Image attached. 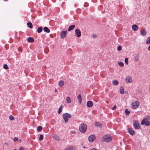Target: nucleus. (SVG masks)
Listing matches in <instances>:
<instances>
[{
  "mask_svg": "<svg viewBox=\"0 0 150 150\" xmlns=\"http://www.w3.org/2000/svg\"><path fill=\"white\" fill-rule=\"evenodd\" d=\"M102 139L104 141L107 142H110L112 139L111 137L108 135H105L103 137Z\"/></svg>",
  "mask_w": 150,
  "mask_h": 150,
  "instance_id": "obj_4",
  "label": "nucleus"
},
{
  "mask_svg": "<svg viewBox=\"0 0 150 150\" xmlns=\"http://www.w3.org/2000/svg\"><path fill=\"white\" fill-rule=\"evenodd\" d=\"M77 98L79 103H81L82 101V99L81 95H78L77 96Z\"/></svg>",
  "mask_w": 150,
  "mask_h": 150,
  "instance_id": "obj_18",
  "label": "nucleus"
},
{
  "mask_svg": "<svg viewBox=\"0 0 150 150\" xmlns=\"http://www.w3.org/2000/svg\"><path fill=\"white\" fill-rule=\"evenodd\" d=\"M132 28L133 30L134 31H136L138 30L139 27L136 25H133L132 26Z\"/></svg>",
  "mask_w": 150,
  "mask_h": 150,
  "instance_id": "obj_13",
  "label": "nucleus"
},
{
  "mask_svg": "<svg viewBox=\"0 0 150 150\" xmlns=\"http://www.w3.org/2000/svg\"><path fill=\"white\" fill-rule=\"evenodd\" d=\"M139 102L138 101H136L134 103H132V106L133 109H136L139 106Z\"/></svg>",
  "mask_w": 150,
  "mask_h": 150,
  "instance_id": "obj_5",
  "label": "nucleus"
},
{
  "mask_svg": "<svg viewBox=\"0 0 150 150\" xmlns=\"http://www.w3.org/2000/svg\"><path fill=\"white\" fill-rule=\"evenodd\" d=\"M134 60L136 61H137L139 60V55H137L134 57Z\"/></svg>",
  "mask_w": 150,
  "mask_h": 150,
  "instance_id": "obj_36",
  "label": "nucleus"
},
{
  "mask_svg": "<svg viewBox=\"0 0 150 150\" xmlns=\"http://www.w3.org/2000/svg\"><path fill=\"white\" fill-rule=\"evenodd\" d=\"M42 127L40 126H39L38 127L37 130L38 131L40 132V131L42 129Z\"/></svg>",
  "mask_w": 150,
  "mask_h": 150,
  "instance_id": "obj_30",
  "label": "nucleus"
},
{
  "mask_svg": "<svg viewBox=\"0 0 150 150\" xmlns=\"http://www.w3.org/2000/svg\"><path fill=\"white\" fill-rule=\"evenodd\" d=\"M128 131L130 134L132 135H133L135 134V132L131 128H129L128 129Z\"/></svg>",
  "mask_w": 150,
  "mask_h": 150,
  "instance_id": "obj_11",
  "label": "nucleus"
},
{
  "mask_svg": "<svg viewBox=\"0 0 150 150\" xmlns=\"http://www.w3.org/2000/svg\"><path fill=\"white\" fill-rule=\"evenodd\" d=\"M71 133L75 134L76 133V131L75 130H73L71 132Z\"/></svg>",
  "mask_w": 150,
  "mask_h": 150,
  "instance_id": "obj_42",
  "label": "nucleus"
},
{
  "mask_svg": "<svg viewBox=\"0 0 150 150\" xmlns=\"http://www.w3.org/2000/svg\"><path fill=\"white\" fill-rule=\"evenodd\" d=\"M87 129L86 125L84 123L81 124L79 127L80 131L83 133H84L86 132Z\"/></svg>",
  "mask_w": 150,
  "mask_h": 150,
  "instance_id": "obj_1",
  "label": "nucleus"
},
{
  "mask_svg": "<svg viewBox=\"0 0 150 150\" xmlns=\"http://www.w3.org/2000/svg\"><path fill=\"white\" fill-rule=\"evenodd\" d=\"M116 105H115L112 108V110H114L116 108Z\"/></svg>",
  "mask_w": 150,
  "mask_h": 150,
  "instance_id": "obj_41",
  "label": "nucleus"
},
{
  "mask_svg": "<svg viewBox=\"0 0 150 150\" xmlns=\"http://www.w3.org/2000/svg\"><path fill=\"white\" fill-rule=\"evenodd\" d=\"M59 85L60 86H62L64 85V82L62 81H60L59 82Z\"/></svg>",
  "mask_w": 150,
  "mask_h": 150,
  "instance_id": "obj_26",
  "label": "nucleus"
},
{
  "mask_svg": "<svg viewBox=\"0 0 150 150\" xmlns=\"http://www.w3.org/2000/svg\"><path fill=\"white\" fill-rule=\"evenodd\" d=\"M117 49L118 51H120L122 50V47L121 46H119L117 47Z\"/></svg>",
  "mask_w": 150,
  "mask_h": 150,
  "instance_id": "obj_38",
  "label": "nucleus"
},
{
  "mask_svg": "<svg viewBox=\"0 0 150 150\" xmlns=\"http://www.w3.org/2000/svg\"><path fill=\"white\" fill-rule=\"evenodd\" d=\"M68 148L69 150H76V148L73 146H70Z\"/></svg>",
  "mask_w": 150,
  "mask_h": 150,
  "instance_id": "obj_25",
  "label": "nucleus"
},
{
  "mask_svg": "<svg viewBox=\"0 0 150 150\" xmlns=\"http://www.w3.org/2000/svg\"><path fill=\"white\" fill-rule=\"evenodd\" d=\"M42 30V27H40L38 28L37 32L38 33H40L41 32Z\"/></svg>",
  "mask_w": 150,
  "mask_h": 150,
  "instance_id": "obj_24",
  "label": "nucleus"
},
{
  "mask_svg": "<svg viewBox=\"0 0 150 150\" xmlns=\"http://www.w3.org/2000/svg\"><path fill=\"white\" fill-rule=\"evenodd\" d=\"M19 50V51H21V50Z\"/></svg>",
  "mask_w": 150,
  "mask_h": 150,
  "instance_id": "obj_49",
  "label": "nucleus"
},
{
  "mask_svg": "<svg viewBox=\"0 0 150 150\" xmlns=\"http://www.w3.org/2000/svg\"><path fill=\"white\" fill-rule=\"evenodd\" d=\"M64 150H69L67 148L65 149Z\"/></svg>",
  "mask_w": 150,
  "mask_h": 150,
  "instance_id": "obj_45",
  "label": "nucleus"
},
{
  "mask_svg": "<svg viewBox=\"0 0 150 150\" xmlns=\"http://www.w3.org/2000/svg\"><path fill=\"white\" fill-rule=\"evenodd\" d=\"M118 64L121 67H123L124 66V64L122 62H119Z\"/></svg>",
  "mask_w": 150,
  "mask_h": 150,
  "instance_id": "obj_37",
  "label": "nucleus"
},
{
  "mask_svg": "<svg viewBox=\"0 0 150 150\" xmlns=\"http://www.w3.org/2000/svg\"><path fill=\"white\" fill-rule=\"evenodd\" d=\"M125 112L126 114L128 115L130 113V111L128 110L127 109H126L125 110Z\"/></svg>",
  "mask_w": 150,
  "mask_h": 150,
  "instance_id": "obj_34",
  "label": "nucleus"
},
{
  "mask_svg": "<svg viewBox=\"0 0 150 150\" xmlns=\"http://www.w3.org/2000/svg\"><path fill=\"white\" fill-rule=\"evenodd\" d=\"M75 25H70L68 28V31H70L71 30H73L75 27Z\"/></svg>",
  "mask_w": 150,
  "mask_h": 150,
  "instance_id": "obj_15",
  "label": "nucleus"
},
{
  "mask_svg": "<svg viewBox=\"0 0 150 150\" xmlns=\"http://www.w3.org/2000/svg\"><path fill=\"white\" fill-rule=\"evenodd\" d=\"M27 25L30 28H33V25L31 22H28L27 23Z\"/></svg>",
  "mask_w": 150,
  "mask_h": 150,
  "instance_id": "obj_21",
  "label": "nucleus"
},
{
  "mask_svg": "<svg viewBox=\"0 0 150 150\" xmlns=\"http://www.w3.org/2000/svg\"><path fill=\"white\" fill-rule=\"evenodd\" d=\"M19 150H24L23 148L21 147L19 148Z\"/></svg>",
  "mask_w": 150,
  "mask_h": 150,
  "instance_id": "obj_43",
  "label": "nucleus"
},
{
  "mask_svg": "<svg viewBox=\"0 0 150 150\" xmlns=\"http://www.w3.org/2000/svg\"><path fill=\"white\" fill-rule=\"evenodd\" d=\"M133 125L135 129H138L140 128L139 124L137 121H135Z\"/></svg>",
  "mask_w": 150,
  "mask_h": 150,
  "instance_id": "obj_10",
  "label": "nucleus"
},
{
  "mask_svg": "<svg viewBox=\"0 0 150 150\" xmlns=\"http://www.w3.org/2000/svg\"><path fill=\"white\" fill-rule=\"evenodd\" d=\"M18 140V139L17 137H15L13 139V141L14 142H16Z\"/></svg>",
  "mask_w": 150,
  "mask_h": 150,
  "instance_id": "obj_39",
  "label": "nucleus"
},
{
  "mask_svg": "<svg viewBox=\"0 0 150 150\" xmlns=\"http://www.w3.org/2000/svg\"><path fill=\"white\" fill-rule=\"evenodd\" d=\"M19 50V51H21V50Z\"/></svg>",
  "mask_w": 150,
  "mask_h": 150,
  "instance_id": "obj_51",
  "label": "nucleus"
},
{
  "mask_svg": "<svg viewBox=\"0 0 150 150\" xmlns=\"http://www.w3.org/2000/svg\"><path fill=\"white\" fill-rule=\"evenodd\" d=\"M141 35L143 36L145 35L146 34V32L144 29H142L141 31Z\"/></svg>",
  "mask_w": 150,
  "mask_h": 150,
  "instance_id": "obj_17",
  "label": "nucleus"
},
{
  "mask_svg": "<svg viewBox=\"0 0 150 150\" xmlns=\"http://www.w3.org/2000/svg\"><path fill=\"white\" fill-rule=\"evenodd\" d=\"M97 35L96 34H93L92 35V37L93 38H95L97 37Z\"/></svg>",
  "mask_w": 150,
  "mask_h": 150,
  "instance_id": "obj_40",
  "label": "nucleus"
},
{
  "mask_svg": "<svg viewBox=\"0 0 150 150\" xmlns=\"http://www.w3.org/2000/svg\"><path fill=\"white\" fill-rule=\"evenodd\" d=\"M112 83L113 85H117L118 84V82L117 80H114L112 82Z\"/></svg>",
  "mask_w": 150,
  "mask_h": 150,
  "instance_id": "obj_27",
  "label": "nucleus"
},
{
  "mask_svg": "<svg viewBox=\"0 0 150 150\" xmlns=\"http://www.w3.org/2000/svg\"><path fill=\"white\" fill-rule=\"evenodd\" d=\"M4 1H8V0H3Z\"/></svg>",
  "mask_w": 150,
  "mask_h": 150,
  "instance_id": "obj_46",
  "label": "nucleus"
},
{
  "mask_svg": "<svg viewBox=\"0 0 150 150\" xmlns=\"http://www.w3.org/2000/svg\"><path fill=\"white\" fill-rule=\"evenodd\" d=\"M27 40L28 42H33L34 41V39L33 38L31 37L28 38Z\"/></svg>",
  "mask_w": 150,
  "mask_h": 150,
  "instance_id": "obj_14",
  "label": "nucleus"
},
{
  "mask_svg": "<svg viewBox=\"0 0 150 150\" xmlns=\"http://www.w3.org/2000/svg\"><path fill=\"white\" fill-rule=\"evenodd\" d=\"M87 106L88 107H92L93 105V102L90 101H88L87 103Z\"/></svg>",
  "mask_w": 150,
  "mask_h": 150,
  "instance_id": "obj_12",
  "label": "nucleus"
},
{
  "mask_svg": "<svg viewBox=\"0 0 150 150\" xmlns=\"http://www.w3.org/2000/svg\"><path fill=\"white\" fill-rule=\"evenodd\" d=\"M62 117L65 122H67L68 121V119L71 117V115L67 113H66L63 114Z\"/></svg>",
  "mask_w": 150,
  "mask_h": 150,
  "instance_id": "obj_2",
  "label": "nucleus"
},
{
  "mask_svg": "<svg viewBox=\"0 0 150 150\" xmlns=\"http://www.w3.org/2000/svg\"><path fill=\"white\" fill-rule=\"evenodd\" d=\"M148 50L149 51L150 50V45L148 47Z\"/></svg>",
  "mask_w": 150,
  "mask_h": 150,
  "instance_id": "obj_44",
  "label": "nucleus"
},
{
  "mask_svg": "<svg viewBox=\"0 0 150 150\" xmlns=\"http://www.w3.org/2000/svg\"><path fill=\"white\" fill-rule=\"evenodd\" d=\"M43 30L47 33H49L50 32V30L49 28L46 27H45L43 28Z\"/></svg>",
  "mask_w": 150,
  "mask_h": 150,
  "instance_id": "obj_16",
  "label": "nucleus"
},
{
  "mask_svg": "<svg viewBox=\"0 0 150 150\" xmlns=\"http://www.w3.org/2000/svg\"><path fill=\"white\" fill-rule=\"evenodd\" d=\"M124 90L122 86H121L120 88V93L121 94H123L124 93Z\"/></svg>",
  "mask_w": 150,
  "mask_h": 150,
  "instance_id": "obj_22",
  "label": "nucleus"
},
{
  "mask_svg": "<svg viewBox=\"0 0 150 150\" xmlns=\"http://www.w3.org/2000/svg\"><path fill=\"white\" fill-rule=\"evenodd\" d=\"M83 148H85V146H84V147H83Z\"/></svg>",
  "mask_w": 150,
  "mask_h": 150,
  "instance_id": "obj_48",
  "label": "nucleus"
},
{
  "mask_svg": "<svg viewBox=\"0 0 150 150\" xmlns=\"http://www.w3.org/2000/svg\"><path fill=\"white\" fill-rule=\"evenodd\" d=\"M132 81V79L130 76H128L126 77L125 79V81L127 83H130Z\"/></svg>",
  "mask_w": 150,
  "mask_h": 150,
  "instance_id": "obj_7",
  "label": "nucleus"
},
{
  "mask_svg": "<svg viewBox=\"0 0 150 150\" xmlns=\"http://www.w3.org/2000/svg\"><path fill=\"white\" fill-rule=\"evenodd\" d=\"M96 138V137L93 135H91L88 137V140L90 142H93Z\"/></svg>",
  "mask_w": 150,
  "mask_h": 150,
  "instance_id": "obj_9",
  "label": "nucleus"
},
{
  "mask_svg": "<svg viewBox=\"0 0 150 150\" xmlns=\"http://www.w3.org/2000/svg\"><path fill=\"white\" fill-rule=\"evenodd\" d=\"M141 124L142 125H145L146 126H148L150 125V121H149L147 118H144L143 119L141 122Z\"/></svg>",
  "mask_w": 150,
  "mask_h": 150,
  "instance_id": "obj_3",
  "label": "nucleus"
},
{
  "mask_svg": "<svg viewBox=\"0 0 150 150\" xmlns=\"http://www.w3.org/2000/svg\"><path fill=\"white\" fill-rule=\"evenodd\" d=\"M43 139V136L42 135L40 134V137L39 138V140L40 141L42 140Z\"/></svg>",
  "mask_w": 150,
  "mask_h": 150,
  "instance_id": "obj_33",
  "label": "nucleus"
},
{
  "mask_svg": "<svg viewBox=\"0 0 150 150\" xmlns=\"http://www.w3.org/2000/svg\"><path fill=\"white\" fill-rule=\"evenodd\" d=\"M67 32V31L66 30L61 32L60 36L62 38H64L66 37Z\"/></svg>",
  "mask_w": 150,
  "mask_h": 150,
  "instance_id": "obj_8",
  "label": "nucleus"
},
{
  "mask_svg": "<svg viewBox=\"0 0 150 150\" xmlns=\"http://www.w3.org/2000/svg\"><path fill=\"white\" fill-rule=\"evenodd\" d=\"M3 68L4 69L6 70L8 69V67L7 65L6 64H4V65Z\"/></svg>",
  "mask_w": 150,
  "mask_h": 150,
  "instance_id": "obj_31",
  "label": "nucleus"
},
{
  "mask_svg": "<svg viewBox=\"0 0 150 150\" xmlns=\"http://www.w3.org/2000/svg\"><path fill=\"white\" fill-rule=\"evenodd\" d=\"M75 35L77 37H80L81 35V33L80 30L78 29H76L75 30Z\"/></svg>",
  "mask_w": 150,
  "mask_h": 150,
  "instance_id": "obj_6",
  "label": "nucleus"
},
{
  "mask_svg": "<svg viewBox=\"0 0 150 150\" xmlns=\"http://www.w3.org/2000/svg\"><path fill=\"white\" fill-rule=\"evenodd\" d=\"M95 125V127H101V124L99 122H96Z\"/></svg>",
  "mask_w": 150,
  "mask_h": 150,
  "instance_id": "obj_20",
  "label": "nucleus"
},
{
  "mask_svg": "<svg viewBox=\"0 0 150 150\" xmlns=\"http://www.w3.org/2000/svg\"><path fill=\"white\" fill-rule=\"evenodd\" d=\"M62 105H61L60 107L59 108V110H58V113L59 114L61 113L62 111Z\"/></svg>",
  "mask_w": 150,
  "mask_h": 150,
  "instance_id": "obj_29",
  "label": "nucleus"
},
{
  "mask_svg": "<svg viewBox=\"0 0 150 150\" xmlns=\"http://www.w3.org/2000/svg\"><path fill=\"white\" fill-rule=\"evenodd\" d=\"M53 138L59 141L60 140L59 137L57 135H54L53 136Z\"/></svg>",
  "mask_w": 150,
  "mask_h": 150,
  "instance_id": "obj_19",
  "label": "nucleus"
},
{
  "mask_svg": "<svg viewBox=\"0 0 150 150\" xmlns=\"http://www.w3.org/2000/svg\"><path fill=\"white\" fill-rule=\"evenodd\" d=\"M125 63L126 64H128V59L127 58H126L125 60Z\"/></svg>",
  "mask_w": 150,
  "mask_h": 150,
  "instance_id": "obj_35",
  "label": "nucleus"
},
{
  "mask_svg": "<svg viewBox=\"0 0 150 150\" xmlns=\"http://www.w3.org/2000/svg\"><path fill=\"white\" fill-rule=\"evenodd\" d=\"M66 100L67 103H69L71 102V99L69 97H67L66 98Z\"/></svg>",
  "mask_w": 150,
  "mask_h": 150,
  "instance_id": "obj_23",
  "label": "nucleus"
},
{
  "mask_svg": "<svg viewBox=\"0 0 150 150\" xmlns=\"http://www.w3.org/2000/svg\"><path fill=\"white\" fill-rule=\"evenodd\" d=\"M146 44L149 45L150 44V36L146 40Z\"/></svg>",
  "mask_w": 150,
  "mask_h": 150,
  "instance_id": "obj_28",
  "label": "nucleus"
},
{
  "mask_svg": "<svg viewBox=\"0 0 150 150\" xmlns=\"http://www.w3.org/2000/svg\"><path fill=\"white\" fill-rule=\"evenodd\" d=\"M19 50V51H21V50Z\"/></svg>",
  "mask_w": 150,
  "mask_h": 150,
  "instance_id": "obj_50",
  "label": "nucleus"
},
{
  "mask_svg": "<svg viewBox=\"0 0 150 150\" xmlns=\"http://www.w3.org/2000/svg\"><path fill=\"white\" fill-rule=\"evenodd\" d=\"M57 90H55V92H57Z\"/></svg>",
  "mask_w": 150,
  "mask_h": 150,
  "instance_id": "obj_47",
  "label": "nucleus"
},
{
  "mask_svg": "<svg viewBox=\"0 0 150 150\" xmlns=\"http://www.w3.org/2000/svg\"><path fill=\"white\" fill-rule=\"evenodd\" d=\"M9 118L10 120L11 121L13 120L14 119V117H13V116H12L11 115H10L9 116Z\"/></svg>",
  "mask_w": 150,
  "mask_h": 150,
  "instance_id": "obj_32",
  "label": "nucleus"
}]
</instances>
